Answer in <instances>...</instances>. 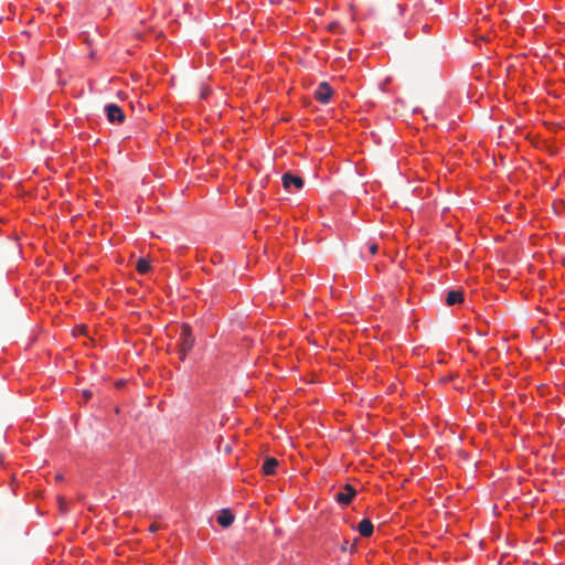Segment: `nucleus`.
Returning a JSON list of instances; mask_svg holds the SVG:
<instances>
[{"label": "nucleus", "instance_id": "nucleus-6", "mask_svg": "<svg viewBox=\"0 0 565 565\" xmlns=\"http://www.w3.org/2000/svg\"><path fill=\"white\" fill-rule=\"evenodd\" d=\"M355 529L362 537H370L374 532V525L369 519H363Z\"/></svg>", "mask_w": 565, "mask_h": 565}, {"label": "nucleus", "instance_id": "nucleus-13", "mask_svg": "<svg viewBox=\"0 0 565 565\" xmlns=\"http://www.w3.org/2000/svg\"><path fill=\"white\" fill-rule=\"evenodd\" d=\"M159 529H160V526H159L158 524L153 523V524H151V525H150L149 531H150L151 533H154V532H157Z\"/></svg>", "mask_w": 565, "mask_h": 565}, {"label": "nucleus", "instance_id": "nucleus-8", "mask_svg": "<svg viewBox=\"0 0 565 565\" xmlns=\"http://www.w3.org/2000/svg\"><path fill=\"white\" fill-rule=\"evenodd\" d=\"M463 301V294L459 290H451L446 296V303L448 306H454L461 303Z\"/></svg>", "mask_w": 565, "mask_h": 565}, {"label": "nucleus", "instance_id": "nucleus-1", "mask_svg": "<svg viewBox=\"0 0 565 565\" xmlns=\"http://www.w3.org/2000/svg\"><path fill=\"white\" fill-rule=\"evenodd\" d=\"M193 345L194 337L192 334V330L188 324H183L181 327L179 345L180 359L182 361L185 359L186 353L192 350Z\"/></svg>", "mask_w": 565, "mask_h": 565}, {"label": "nucleus", "instance_id": "nucleus-16", "mask_svg": "<svg viewBox=\"0 0 565 565\" xmlns=\"http://www.w3.org/2000/svg\"><path fill=\"white\" fill-rule=\"evenodd\" d=\"M348 544H349V542H348V541H344V543H343V545H342V550H345Z\"/></svg>", "mask_w": 565, "mask_h": 565}, {"label": "nucleus", "instance_id": "nucleus-9", "mask_svg": "<svg viewBox=\"0 0 565 565\" xmlns=\"http://www.w3.org/2000/svg\"><path fill=\"white\" fill-rule=\"evenodd\" d=\"M277 466H278V460L276 458L270 457L264 461L262 470H263L264 475H267V476L274 475Z\"/></svg>", "mask_w": 565, "mask_h": 565}, {"label": "nucleus", "instance_id": "nucleus-4", "mask_svg": "<svg viewBox=\"0 0 565 565\" xmlns=\"http://www.w3.org/2000/svg\"><path fill=\"white\" fill-rule=\"evenodd\" d=\"M332 95V89L327 82H321L316 89L315 96L321 104H327Z\"/></svg>", "mask_w": 565, "mask_h": 565}, {"label": "nucleus", "instance_id": "nucleus-7", "mask_svg": "<svg viewBox=\"0 0 565 565\" xmlns=\"http://www.w3.org/2000/svg\"><path fill=\"white\" fill-rule=\"evenodd\" d=\"M216 521L221 526L228 527L234 522V515L228 509H224L218 514Z\"/></svg>", "mask_w": 565, "mask_h": 565}, {"label": "nucleus", "instance_id": "nucleus-12", "mask_svg": "<svg viewBox=\"0 0 565 565\" xmlns=\"http://www.w3.org/2000/svg\"><path fill=\"white\" fill-rule=\"evenodd\" d=\"M60 509L62 512L66 510V500L64 498L58 499Z\"/></svg>", "mask_w": 565, "mask_h": 565}, {"label": "nucleus", "instance_id": "nucleus-3", "mask_svg": "<svg viewBox=\"0 0 565 565\" xmlns=\"http://www.w3.org/2000/svg\"><path fill=\"white\" fill-rule=\"evenodd\" d=\"M282 185L286 190H290L291 186H294L297 190H300L303 186V180L298 177L294 175L290 172H287L282 175Z\"/></svg>", "mask_w": 565, "mask_h": 565}, {"label": "nucleus", "instance_id": "nucleus-2", "mask_svg": "<svg viewBox=\"0 0 565 565\" xmlns=\"http://www.w3.org/2000/svg\"><path fill=\"white\" fill-rule=\"evenodd\" d=\"M105 111H106V115H107V119L110 122H116V124L124 122L125 114H124L122 109L119 106H117L115 104L106 105Z\"/></svg>", "mask_w": 565, "mask_h": 565}, {"label": "nucleus", "instance_id": "nucleus-15", "mask_svg": "<svg viewBox=\"0 0 565 565\" xmlns=\"http://www.w3.org/2000/svg\"><path fill=\"white\" fill-rule=\"evenodd\" d=\"M354 170H355V173L358 174H362V171L360 170V168L355 164L354 167Z\"/></svg>", "mask_w": 565, "mask_h": 565}, {"label": "nucleus", "instance_id": "nucleus-17", "mask_svg": "<svg viewBox=\"0 0 565 565\" xmlns=\"http://www.w3.org/2000/svg\"><path fill=\"white\" fill-rule=\"evenodd\" d=\"M353 552V544L350 546V553Z\"/></svg>", "mask_w": 565, "mask_h": 565}, {"label": "nucleus", "instance_id": "nucleus-5", "mask_svg": "<svg viewBox=\"0 0 565 565\" xmlns=\"http://www.w3.org/2000/svg\"><path fill=\"white\" fill-rule=\"evenodd\" d=\"M334 498L340 504H343V505L350 504L353 499V486L348 483L344 487V491H340V492L335 493Z\"/></svg>", "mask_w": 565, "mask_h": 565}, {"label": "nucleus", "instance_id": "nucleus-14", "mask_svg": "<svg viewBox=\"0 0 565 565\" xmlns=\"http://www.w3.org/2000/svg\"><path fill=\"white\" fill-rule=\"evenodd\" d=\"M84 396L86 399H88L92 396V392L85 391Z\"/></svg>", "mask_w": 565, "mask_h": 565}, {"label": "nucleus", "instance_id": "nucleus-10", "mask_svg": "<svg viewBox=\"0 0 565 565\" xmlns=\"http://www.w3.org/2000/svg\"><path fill=\"white\" fill-rule=\"evenodd\" d=\"M136 269L140 274H147L150 270V262L146 258H139L136 263Z\"/></svg>", "mask_w": 565, "mask_h": 565}, {"label": "nucleus", "instance_id": "nucleus-11", "mask_svg": "<svg viewBox=\"0 0 565 565\" xmlns=\"http://www.w3.org/2000/svg\"><path fill=\"white\" fill-rule=\"evenodd\" d=\"M369 253L371 255H374L377 252V244L376 243H370L367 244Z\"/></svg>", "mask_w": 565, "mask_h": 565}]
</instances>
